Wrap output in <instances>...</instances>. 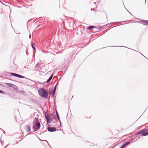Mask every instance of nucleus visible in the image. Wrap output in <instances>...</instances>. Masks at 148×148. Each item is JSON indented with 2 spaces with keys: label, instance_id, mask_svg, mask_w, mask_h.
<instances>
[{
  "label": "nucleus",
  "instance_id": "nucleus-7",
  "mask_svg": "<svg viewBox=\"0 0 148 148\" xmlns=\"http://www.w3.org/2000/svg\"><path fill=\"white\" fill-rule=\"evenodd\" d=\"M55 92L53 91V89H51L50 91H49V93L48 94H49V95L51 96L52 97H53L54 96Z\"/></svg>",
  "mask_w": 148,
  "mask_h": 148
},
{
  "label": "nucleus",
  "instance_id": "nucleus-14",
  "mask_svg": "<svg viewBox=\"0 0 148 148\" xmlns=\"http://www.w3.org/2000/svg\"><path fill=\"white\" fill-rule=\"evenodd\" d=\"M96 27L95 26L91 25V26H89L88 27L87 29H89L91 30V29H93V28H95Z\"/></svg>",
  "mask_w": 148,
  "mask_h": 148
},
{
  "label": "nucleus",
  "instance_id": "nucleus-32",
  "mask_svg": "<svg viewBox=\"0 0 148 148\" xmlns=\"http://www.w3.org/2000/svg\"><path fill=\"white\" fill-rule=\"evenodd\" d=\"M27 51H26V54H27Z\"/></svg>",
  "mask_w": 148,
  "mask_h": 148
},
{
  "label": "nucleus",
  "instance_id": "nucleus-18",
  "mask_svg": "<svg viewBox=\"0 0 148 148\" xmlns=\"http://www.w3.org/2000/svg\"><path fill=\"white\" fill-rule=\"evenodd\" d=\"M5 84L7 85L9 87H11L13 86V84L10 83H5Z\"/></svg>",
  "mask_w": 148,
  "mask_h": 148
},
{
  "label": "nucleus",
  "instance_id": "nucleus-20",
  "mask_svg": "<svg viewBox=\"0 0 148 148\" xmlns=\"http://www.w3.org/2000/svg\"><path fill=\"white\" fill-rule=\"evenodd\" d=\"M130 143V141H128L127 142H126V143H124V144H124V145L125 146H126L127 145L129 144Z\"/></svg>",
  "mask_w": 148,
  "mask_h": 148
},
{
  "label": "nucleus",
  "instance_id": "nucleus-27",
  "mask_svg": "<svg viewBox=\"0 0 148 148\" xmlns=\"http://www.w3.org/2000/svg\"><path fill=\"white\" fill-rule=\"evenodd\" d=\"M91 10H93V11H94V9H92V8L91 9Z\"/></svg>",
  "mask_w": 148,
  "mask_h": 148
},
{
  "label": "nucleus",
  "instance_id": "nucleus-15",
  "mask_svg": "<svg viewBox=\"0 0 148 148\" xmlns=\"http://www.w3.org/2000/svg\"><path fill=\"white\" fill-rule=\"evenodd\" d=\"M139 20H140V22H143V23H144L145 24H148V21H147V20H140L139 19Z\"/></svg>",
  "mask_w": 148,
  "mask_h": 148
},
{
  "label": "nucleus",
  "instance_id": "nucleus-35",
  "mask_svg": "<svg viewBox=\"0 0 148 148\" xmlns=\"http://www.w3.org/2000/svg\"><path fill=\"white\" fill-rule=\"evenodd\" d=\"M95 3H96V2H94V4H95Z\"/></svg>",
  "mask_w": 148,
  "mask_h": 148
},
{
  "label": "nucleus",
  "instance_id": "nucleus-31",
  "mask_svg": "<svg viewBox=\"0 0 148 148\" xmlns=\"http://www.w3.org/2000/svg\"><path fill=\"white\" fill-rule=\"evenodd\" d=\"M144 56V57H145V58H147V60H148V59H147V58L146 57H145Z\"/></svg>",
  "mask_w": 148,
  "mask_h": 148
},
{
  "label": "nucleus",
  "instance_id": "nucleus-5",
  "mask_svg": "<svg viewBox=\"0 0 148 148\" xmlns=\"http://www.w3.org/2000/svg\"><path fill=\"white\" fill-rule=\"evenodd\" d=\"M10 74L12 76L19 78H25V77L24 76L15 73H10Z\"/></svg>",
  "mask_w": 148,
  "mask_h": 148
},
{
  "label": "nucleus",
  "instance_id": "nucleus-10",
  "mask_svg": "<svg viewBox=\"0 0 148 148\" xmlns=\"http://www.w3.org/2000/svg\"><path fill=\"white\" fill-rule=\"evenodd\" d=\"M53 73L51 75V76H50L49 77V79H47V80L46 81V82L48 83V82H50L51 80L52 79V78L53 77Z\"/></svg>",
  "mask_w": 148,
  "mask_h": 148
},
{
  "label": "nucleus",
  "instance_id": "nucleus-25",
  "mask_svg": "<svg viewBox=\"0 0 148 148\" xmlns=\"http://www.w3.org/2000/svg\"><path fill=\"white\" fill-rule=\"evenodd\" d=\"M79 47H76V48H75V49H79Z\"/></svg>",
  "mask_w": 148,
  "mask_h": 148
},
{
  "label": "nucleus",
  "instance_id": "nucleus-24",
  "mask_svg": "<svg viewBox=\"0 0 148 148\" xmlns=\"http://www.w3.org/2000/svg\"><path fill=\"white\" fill-rule=\"evenodd\" d=\"M31 34H30V35H29V38L30 39L31 38Z\"/></svg>",
  "mask_w": 148,
  "mask_h": 148
},
{
  "label": "nucleus",
  "instance_id": "nucleus-21",
  "mask_svg": "<svg viewBox=\"0 0 148 148\" xmlns=\"http://www.w3.org/2000/svg\"><path fill=\"white\" fill-rule=\"evenodd\" d=\"M0 93H2V94H5V92H4L3 91H2V90H0Z\"/></svg>",
  "mask_w": 148,
  "mask_h": 148
},
{
  "label": "nucleus",
  "instance_id": "nucleus-29",
  "mask_svg": "<svg viewBox=\"0 0 148 148\" xmlns=\"http://www.w3.org/2000/svg\"><path fill=\"white\" fill-rule=\"evenodd\" d=\"M126 10H127V11L129 12V13L130 14V13L128 10H127V9Z\"/></svg>",
  "mask_w": 148,
  "mask_h": 148
},
{
  "label": "nucleus",
  "instance_id": "nucleus-23",
  "mask_svg": "<svg viewBox=\"0 0 148 148\" xmlns=\"http://www.w3.org/2000/svg\"><path fill=\"white\" fill-rule=\"evenodd\" d=\"M0 2H1V3L2 4H3V5H6V6H7L6 5H5V4H3V3L1 2V1L0 0Z\"/></svg>",
  "mask_w": 148,
  "mask_h": 148
},
{
  "label": "nucleus",
  "instance_id": "nucleus-1",
  "mask_svg": "<svg viewBox=\"0 0 148 148\" xmlns=\"http://www.w3.org/2000/svg\"><path fill=\"white\" fill-rule=\"evenodd\" d=\"M38 92L41 97L46 99H47L49 93L44 88L40 89L38 91Z\"/></svg>",
  "mask_w": 148,
  "mask_h": 148
},
{
  "label": "nucleus",
  "instance_id": "nucleus-22",
  "mask_svg": "<svg viewBox=\"0 0 148 148\" xmlns=\"http://www.w3.org/2000/svg\"><path fill=\"white\" fill-rule=\"evenodd\" d=\"M125 147V146L123 144L121 147H120V148H124V147Z\"/></svg>",
  "mask_w": 148,
  "mask_h": 148
},
{
  "label": "nucleus",
  "instance_id": "nucleus-26",
  "mask_svg": "<svg viewBox=\"0 0 148 148\" xmlns=\"http://www.w3.org/2000/svg\"><path fill=\"white\" fill-rule=\"evenodd\" d=\"M115 146V145H114L112 147V148H114Z\"/></svg>",
  "mask_w": 148,
  "mask_h": 148
},
{
  "label": "nucleus",
  "instance_id": "nucleus-8",
  "mask_svg": "<svg viewBox=\"0 0 148 148\" xmlns=\"http://www.w3.org/2000/svg\"><path fill=\"white\" fill-rule=\"evenodd\" d=\"M31 128V127L29 125H26L25 127V130L27 132H30Z\"/></svg>",
  "mask_w": 148,
  "mask_h": 148
},
{
  "label": "nucleus",
  "instance_id": "nucleus-36",
  "mask_svg": "<svg viewBox=\"0 0 148 148\" xmlns=\"http://www.w3.org/2000/svg\"><path fill=\"white\" fill-rule=\"evenodd\" d=\"M0 85H2L1 84H0Z\"/></svg>",
  "mask_w": 148,
  "mask_h": 148
},
{
  "label": "nucleus",
  "instance_id": "nucleus-3",
  "mask_svg": "<svg viewBox=\"0 0 148 148\" xmlns=\"http://www.w3.org/2000/svg\"><path fill=\"white\" fill-rule=\"evenodd\" d=\"M40 127V122H36L33 126L34 132L38 131Z\"/></svg>",
  "mask_w": 148,
  "mask_h": 148
},
{
  "label": "nucleus",
  "instance_id": "nucleus-17",
  "mask_svg": "<svg viewBox=\"0 0 148 148\" xmlns=\"http://www.w3.org/2000/svg\"><path fill=\"white\" fill-rule=\"evenodd\" d=\"M11 87H12L15 90H17L18 88L17 86L15 85L14 84H13V86H12Z\"/></svg>",
  "mask_w": 148,
  "mask_h": 148
},
{
  "label": "nucleus",
  "instance_id": "nucleus-33",
  "mask_svg": "<svg viewBox=\"0 0 148 148\" xmlns=\"http://www.w3.org/2000/svg\"><path fill=\"white\" fill-rule=\"evenodd\" d=\"M130 14L131 15H132V16L133 15H132V14L131 13H130Z\"/></svg>",
  "mask_w": 148,
  "mask_h": 148
},
{
  "label": "nucleus",
  "instance_id": "nucleus-13",
  "mask_svg": "<svg viewBox=\"0 0 148 148\" xmlns=\"http://www.w3.org/2000/svg\"><path fill=\"white\" fill-rule=\"evenodd\" d=\"M31 44L32 48L35 51H36V49L35 47V45L32 42H31Z\"/></svg>",
  "mask_w": 148,
  "mask_h": 148
},
{
  "label": "nucleus",
  "instance_id": "nucleus-34",
  "mask_svg": "<svg viewBox=\"0 0 148 148\" xmlns=\"http://www.w3.org/2000/svg\"><path fill=\"white\" fill-rule=\"evenodd\" d=\"M109 25H112V24H110Z\"/></svg>",
  "mask_w": 148,
  "mask_h": 148
},
{
  "label": "nucleus",
  "instance_id": "nucleus-19",
  "mask_svg": "<svg viewBox=\"0 0 148 148\" xmlns=\"http://www.w3.org/2000/svg\"><path fill=\"white\" fill-rule=\"evenodd\" d=\"M34 120L35 121H36V122H39V119L38 118L35 117Z\"/></svg>",
  "mask_w": 148,
  "mask_h": 148
},
{
  "label": "nucleus",
  "instance_id": "nucleus-2",
  "mask_svg": "<svg viewBox=\"0 0 148 148\" xmlns=\"http://www.w3.org/2000/svg\"><path fill=\"white\" fill-rule=\"evenodd\" d=\"M148 129H144L137 132L136 135L139 134H141V136H145L148 135V131H147Z\"/></svg>",
  "mask_w": 148,
  "mask_h": 148
},
{
  "label": "nucleus",
  "instance_id": "nucleus-11",
  "mask_svg": "<svg viewBox=\"0 0 148 148\" xmlns=\"http://www.w3.org/2000/svg\"><path fill=\"white\" fill-rule=\"evenodd\" d=\"M53 73L51 75V76H50L49 77V79H47V80L46 81V82L48 83V82H50L51 80L52 79V78L53 77Z\"/></svg>",
  "mask_w": 148,
  "mask_h": 148
},
{
  "label": "nucleus",
  "instance_id": "nucleus-6",
  "mask_svg": "<svg viewBox=\"0 0 148 148\" xmlns=\"http://www.w3.org/2000/svg\"><path fill=\"white\" fill-rule=\"evenodd\" d=\"M47 130L49 132H54L57 130V129L55 127H47Z\"/></svg>",
  "mask_w": 148,
  "mask_h": 148
},
{
  "label": "nucleus",
  "instance_id": "nucleus-12",
  "mask_svg": "<svg viewBox=\"0 0 148 148\" xmlns=\"http://www.w3.org/2000/svg\"><path fill=\"white\" fill-rule=\"evenodd\" d=\"M56 115L57 118L58 119L59 121L60 126H61V122L60 120V118L59 115L57 111H56Z\"/></svg>",
  "mask_w": 148,
  "mask_h": 148
},
{
  "label": "nucleus",
  "instance_id": "nucleus-30",
  "mask_svg": "<svg viewBox=\"0 0 148 148\" xmlns=\"http://www.w3.org/2000/svg\"><path fill=\"white\" fill-rule=\"evenodd\" d=\"M122 21V22H125V21Z\"/></svg>",
  "mask_w": 148,
  "mask_h": 148
},
{
  "label": "nucleus",
  "instance_id": "nucleus-28",
  "mask_svg": "<svg viewBox=\"0 0 148 148\" xmlns=\"http://www.w3.org/2000/svg\"><path fill=\"white\" fill-rule=\"evenodd\" d=\"M47 132V130H45L44 131V132Z\"/></svg>",
  "mask_w": 148,
  "mask_h": 148
},
{
  "label": "nucleus",
  "instance_id": "nucleus-4",
  "mask_svg": "<svg viewBox=\"0 0 148 148\" xmlns=\"http://www.w3.org/2000/svg\"><path fill=\"white\" fill-rule=\"evenodd\" d=\"M45 118L47 120V124L49 126H50V125H48L49 123H51L52 121L51 120L50 118L47 113L45 112Z\"/></svg>",
  "mask_w": 148,
  "mask_h": 148
},
{
  "label": "nucleus",
  "instance_id": "nucleus-9",
  "mask_svg": "<svg viewBox=\"0 0 148 148\" xmlns=\"http://www.w3.org/2000/svg\"><path fill=\"white\" fill-rule=\"evenodd\" d=\"M37 65L38 64H37L36 65L37 66ZM35 70L36 71H38L39 72L42 71V69L39 66H37Z\"/></svg>",
  "mask_w": 148,
  "mask_h": 148
},
{
  "label": "nucleus",
  "instance_id": "nucleus-16",
  "mask_svg": "<svg viewBox=\"0 0 148 148\" xmlns=\"http://www.w3.org/2000/svg\"><path fill=\"white\" fill-rule=\"evenodd\" d=\"M58 81H57V83L56 84V85H55V86L54 88H53V91H55V92H56V87L58 85Z\"/></svg>",
  "mask_w": 148,
  "mask_h": 148
}]
</instances>
